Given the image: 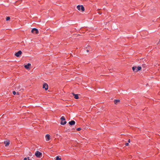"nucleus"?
Masks as SVG:
<instances>
[{"mask_svg":"<svg viewBox=\"0 0 160 160\" xmlns=\"http://www.w3.org/2000/svg\"><path fill=\"white\" fill-rule=\"evenodd\" d=\"M142 68L140 66H138L137 67V70H136L135 71H136V72L140 70H141Z\"/></svg>","mask_w":160,"mask_h":160,"instance_id":"f8f14e48","label":"nucleus"},{"mask_svg":"<svg viewBox=\"0 0 160 160\" xmlns=\"http://www.w3.org/2000/svg\"><path fill=\"white\" fill-rule=\"evenodd\" d=\"M146 65L145 64H143V65H142V67H144V68H145L146 66Z\"/></svg>","mask_w":160,"mask_h":160,"instance_id":"4be33fe9","label":"nucleus"},{"mask_svg":"<svg viewBox=\"0 0 160 160\" xmlns=\"http://www.w3.org/2000/svg\"><path fill=\"white\" fill-rule=\"evenodd\" d=\"M10 19V18L9 17H8L6 18V19L7 21H8Z\"/></svg>","mask_w":160,"mask_h":160,"instance_id":"a211bd4d","label":"nucleus"},{"mask_svg":"<svg viewBox=\"0 0 160 160\" xmlns=\"http://www.w3.org/2000/svg\"><path fill=\"white\" fill-rule=\"evenodd\" d=\"M87 52H89V50H87Z\"/></svg>","mask_w":160,"mask_h":160,"instance_id":"a878e982","label":"nucleus"},{"mask_svg":"<svg viewBox=\"0 0 160 160\" xmlns=\"http://www.w3.org/2000/svg\"><path fill=\"white\" fill-rule=\"evenodd\" d=\"M31 64L30 63H28V64L24 65L25 68L27 69H28L29 67L31 66Z\"/></svg>","mask_w":160,"mask_h":160,"instance_id":"6e6552de","label":"nucleus"},{"mask_svg":"<svg viewBox=\"0 0 160 160\" xmlns=\"http://www.w3.org/2000/svg\"><path fill=\"white\" fill-rule=\"evenodd\" d=\"M66 123H67V122L66 121H64L63 122L62 121H61L60 123V124L61 125H64Z\"/></svg>","mask_w":160,"mask_h":160,"instance_id":"2eb2a0df","label":"nucleus"},{"mask_svg":"<svg viewBox=\"0 0 160 160\" xmlns=\"http://www.w3.org/2000/svg\"><path fill=\"white\" fill-rule=\"evenodd\" d=\"M75 122L73 120H72L69 122V124L71 125H74L75 124Z\"/></svg>","mask_w":160,"mask_h":160,"instance_id":"0eeeda50","label":"nucleus"},{"mask_svg":"<svg viewBox=\"0 0 160 160\" xmlns=\"http://www.w3.org/2000/svg\"><path fill=\"white\" fill-rule=\"evenodd\" d=\"M77 8L79 10H81L82 12L84 11V8L82 5H78L77 6Z\"/></svg>","mask_w":160,"mask_h":160,"instance_id":"f257e3e1","label":"nucleus"},{"mask_svg":"<svg viewBox=\"0 0 160 160\" xmlns=\"http://www.w3.org/2000/svg\"><path fill=\"white\" fill-rule=\"evenodd\" d=\"M73 95V96H74V98L76 99H78V94H75L74 93H72Z\"/></svg>","mask_w":160,"mask_h":160,"instance_id":"9d476101","label":"nucleus"},{"mask_svg":"<svg viewBox=\"0 0 160 160\" xmlns=\"http://www.w3.org/2000/svg\"><path fill=\"white\" fill-rule=\"evenodd\" d=\"M114 102V104H117L118 103H119L120 102V100H115Z\"/></svg>","mask_w":160,"mask_h":160,"instance_id":"1a4fd4ad","label":"nucleus"},{"mask_svg":"<svg viewBox=\"0 0 160 160\" xmlns=\"http://www.w3.org/2000/svg\"><path fill=\"white\" fill-rule=\"evenodd\" d=\"M81 130V128H77V130L78 131H80Z\"/></svg>","mask_w":160,"mask_h":160,"instance_id":"aec40b11","label":"nucleus"},{"mask_svg":"<svg viewBox=\"0 0 160 160\" xmlns=\"http://www.w3.org/2000/svg\"><path fill=\"white\" fill-rule=\"evenodd\" d=\"M22 54V52L21 51H19L15 53V55L17 57H19Z\"/></svg>","mask_w":160,"mask_h":160,"instance_id":"20e7f679","label":"nucleus"},{"mask_svg":"<svg viewBox=\"0 0 160 160\" xmlns=\"http://www.w3.org/2000/svg\"><path fill=\"white\" fill-rule=\"evenodd\" d=\"M24 160H30L29 159L28 157L25 158H24Z\"/></svg>","mask_w":160,"mask_h":160,"instance_id":"f3484780","label":"nucleus"},{"mask_svg":"<svg viewBox=\"0 0 160 160\" xmlns=\"http://www.w3.org/2000/svg\"><path fill=\"white\" fill-rule=\"evenodd\" d=\"M35 156L37 157H41V156H42V154L40 152L37 151L35 153Z\"/></svg>","mask_w":160,"mask_h":160,"instance_id":"7ed1b4c3","label":"nucleus"},{"mask_svg":"<svg viewBox=\"0 0 160 160\" xmlns=\"http://www.w3.org/2000/svg\"><path fill=\"white\" fill-rule=\"evenodd\" d=\"M98 13L99 14H102V13L101 12H98Z\"/></svg>","mask_w":160,"mask_h":160,"instance_id":"5701e85b","label":"nucleus"},{"mask_svg":"<svg viewBox=\"0 0 160 160\" xmlns=\"http://www.w3.org/2000/svg\"><path fill=\"white\" fill-rule=\"evenodd\" d=\"M56 160H61V158H60L59 156H57Z\"/></svg>","mask_w":160,"mask_h":160,"instance_id":"dca6fc26","label":"nucleus"},{"mask_svg":"<svg viewBox=\"0 0 160 160\" xmlns=\"http://www.w3.org/2000/svg\"><path fill=\"white\" fill-rule=\"evenodd\" d=\"M130 142V139H129L128 140V142Z\"/></svg>","mask_w":160,"mask_h":160,"instance_id":"b1692460","label":"nucleus"},{"mask_svg":"<svg viewBox=\"0 0 160 160\" xmlns=\"http://www.w3.org/2000/svg\"><path fill=\"white\" fill-rule=\"evenodd\" d=\"M129 145V144L128 143H125V145L126 146H128Z\"/></svg>","mask_w":160,"mask_h":160,"instance_id":"412c9836","label":"nucleus"},{"mask_svg":"<svg viewBox=\"0 0 160 160\" xmlns=\"http://www.w3.org/2000/svg\"><path fill=\"white\" fill-rule=\"evenodd\" d=\"M137 67H133L132 68V69L133 72H136V71H135L137 70Z\"/></svg>","mask_w":160,"mask_h":160,"instance_id":"ddd939ff","label":"nucleus"},{"mask_svg":"<svg viewBox=\"0 0 160 160\" xmlns=\"http://www.w3.org/2000/svg\"><path fill=\"white\" fill-rule=\"evenodd\" d=\"M43 88H45V90H47L48 89V85L46 83H45L43 84Z\"/></svg>","mask_w":160,"mask_h":160,"instance_id":"39448f33","label":"nucleus"},{"mask_svg":"<svg viewBox=\"0 0 160 160\" xmlns=\"http://www.w3.org/2000/svg\"><path fill=\"white\" fill-rule=\"evenodd\" d=\"M4 143L5 144V146H7L9 144V141H7L4 142Z\"/></svg>","mask_w":160,"mask_h":160,"instance_id":"9b49d317","label":"nucleus"},{"mask_svg":"<svg viewBox=\"0 0 160 160\" xmlns=\"http://www.w3.org/2000/svg\"><path fill=\"white\" fill-rule=\"evenodd\" d=\"M17 93V95H19V93L18 92H17V93Z\"/></svg>","mask_w":160,"mask_h":160,"instance_id":"393cba45","label":"nucleus"},{"mask_svg":"<svg viewBox=\"0 0 160 160\" xmlns=\"http://www.w3.org/2000/svg\"><path fill=\"white\" fill-rule=\"evenodd\" d=\"M31 32L33 33L38 34L39 33V31L36 28H33L32 29Z\"/></svg>","mask_w":160,"mask_h":160,"instance_id":"f03ea898","label":"nucleus"},{"mask_svg":"<svg viewBox=\"0 0 160 160\" xmlns=\"http://www.w3.org/2000/svg\"><path fill=\"white\" fill-rule=\"evenodd\" d=\"M12 93H13V95H15V94H16V92L15 91H13V92H12Z\"/></svg>","mask_w":160,"mask_h":160,"instance_id":"6ab92c4d","label":"nucleus"},{"mask_svg":"<svg viewBox=\"0 0 160 160\" xmlns=\"http://www.w3.org/2000/svg\"><path fill=\"white\" fill-rule=\"evenodd\" d=\"M45 138L46 141H48L50 139V136L49 134H47L45 136Z\"/></svg>","mask_w":160,"mask_h":160,"instance_id":"423d86ee","label":"nucleus"},{"mask_svg":"<svg viewBox=\"0 0 160 160\" xmlns=\"http://www.w3.org/2000/svg\"><path fill=\"white\" fill-rule=\"evenodd\" d=\"M61 120V121H65L66 119L65 117L64 116H62L60 118Z\"/></svg>","mask_w":160,"mask_h":160,"instance_id":"4468645a","label":"nucleus"}]
</instances>
